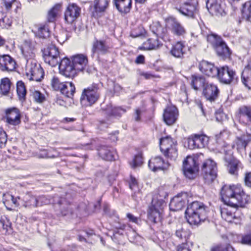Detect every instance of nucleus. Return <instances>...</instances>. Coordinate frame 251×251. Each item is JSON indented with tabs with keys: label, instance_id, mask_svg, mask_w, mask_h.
<instances>
[{
	"label": "nucleus",
	"instance_id": "nucleus-1",
	"mask_svg": "<svg viewBox=\"0 0 251 251\" xmlns=\"http://www.w3.org/2000/svg\"><path fill=\"white\" fill-rule=\"evenodd\" d=\"M222 201L226 205L234 207H243L248 202V196L240 185L225 184L220 192Z\"/></svg>",
	"mask_w": 251,
	"mask_h": 251
},
{
	"label": "nucleus",
	"instance_id": "nucleus-2",
	"mask_svg": "<svg viewBox=\"0 0 251 251\" xmlns=\"http://www.w3.org/2000/svg\"><path fill=\"white\" fill-rule=\"evenodd\" d=\"M208 212L207 206L201 202L195 201L188 205L186 218L190 225L198 226L207 219Z\"/></svg>",
	"mask_w": 251,
	"mask_h": 251
},
{
	"label": "nucleus",
	"instance_id": "nucleus-3",
	"mask_svg": "<svg viewBox=\"0 0 251 251\" xmlns=\"http://www.w3.org/2000/svg\"><path fill=\"white\" fill-rule=\"evenodd\" d=\"M36 198L37 207L52 203L56 208L58 207L62 216H66L73 213L71 204L64 198L60 197L58 195L54 196L52 199L44 195Z\"/></svg>",
	"mask_w": 251,
	"mask_h": 251
},
{
	"label": "nucleus",
	"instance_id": "nucleus-4",
	"mask_svg": "<svg viewBox=\"0 0 251 251\" xmlns=\"http://www.w3.org/2000/svg\"><path fill=\"white\" fill-rule=\"evenodd\" d=\"M207 40L219 57L223 60L230 58L232 51L221 37L211 34L207 35Z\"/></svg>",
	"mask_w": 251,
	"mask_h": 251
},
{
	"label": "nucleus",
	"instance_id": "nucleus-5",
	"mask_svg": "<svg viewBox=\"0 0 251 251\" xmlns=\"http://www.w3.org/2000/svg\"><path fill=\"white\" fill-rule=\"evenodd\" d=\"M100 97L98 85L93 84L83 90L80 98L81 104L84 106H91L98 101Z\"/></svg>",
	"mask_w": 251,
	"mask_h": 251
},
{
	"label": "nucleus",
	"instance_id": "nucleus-6",
	"mask_svg": "<svg viewBox=\"0 0 251 251\" xmlns=\"http://www.w3.org/2000/svg\"><path fill=\"white\" fill-rule=\"evenodd\" d=\"M217 168L216 163L211 159H207L201 167V173L206 183H212L217 177Z\"/></svg>",
	"mask_w": 251,
	"mask_h": 251
},
{
	"label": "nucleus",
	"instance_id": "nucleus-7",
	"mask_svg": "<svg viewBox=\"0 0 251 251\" xmlns=\"http://www.w3.org/2000/svg\"><path fill=\"white\" fill-rule=\"evenodd\" d=\"M42 51L45 62L50 66H56L61 61L58 49L55 45H50Z\"/></svg>",
	"mask_w": 251,
	"mask_h": 251
},
{
	"label": "nucleus",
	"instance_id": "nucleus-8",
	"mask_svg": "<svg viewBox=\"0 0 251 251\" xmlns=\"http://www.w3.org/2000/svg\"><path fill=\"white\" fill-rule=\"evenodd\" d=\"M26 74L27 76H29L30 80H34L37 82L41 81L44 75L43 69L39 64L34 60H28L26 66Z\"/></svg>",
	"mask_w": 251,
	"mask_h": 251
},
{
	"label": "nucleus",
	"instance_id": "nucleus-9",
	"mask_svg": "<svg viewBox=\"0 0 251 251\" xmlns=\"http://www.w3.org/2000/svg\"><path fill=\"white\" fill-rule=\"evenodd\" d=\"M217 77L223 83L228 84L232 82H236L238 79L236 72L227 66L219 68Z\"/></svg>",
	"mask_w": 251,
	"mask_h": 251
},
{
	"label": "nucleus",
	"instance_id": "nucleus-10",
	"mask_svg": "<svg viewBox=\"0 0 251 251\" xmlns=\"http://www.w3.org/2000/svg\"><path fill=\"white\" fill-rule=\"evenodd\" d=\"M176 9L182 15L192 19H195L199 15V9L197 6L190 2L183 1L176 7Z\"/></svg>",
	"mask_w": 251,
	"mask_h": 251
},
{
	"label": "nucleus",
	"instance_id": "nucleus-11",
	"mask_svg": "<svg viewBox=\"0 0 251 251\" xmlns=\"http://www.w3.org/2000/svg\"><path fill=\"white\" fill-rule=\"evenodd\" d=\"M59 70L61 74L67 77L73 78L77 73L72 61L67 58L61 60Z\"/></svg>",
	"mask_w": 251,
	"mask_h": 251
},
{
	"label": "nucleus",
	"instance_id": "nucleus-12",
	"mask_svg": "<svg viewBox=\"0 0 251 251\" xmlns=\"http://www.w3.org/2000/svg\"><path fill=\"white\" fill-rule=\"evenodd\" d=\"M21 115L20 110L15 107L10 108L5 110L4 120L9 125L17 126L21 123Z\"/></svg>",
	"mask_w": 251,
	"mask_h": 251
},
{
	"label": "nucleus",
	"instance_id": "nucleus-13",
	"mask_svg": "<svg viewBox=\"0 0 251 251\" xmlns=\"http://www.w3.org/2000/svg\"><path fill=\"white\" fill-rule=\"evenodd\" d=\"M81 8L76 3H70L67 6L65 13V20L68 24H72L80 16Z\"/></svg>",
	"mask_w": 251,
	"mask_h": 251
},
{
	"label": "nucleus",
	"instance_id": "nucleus-14",
	"mask_svg": "<svg viewBox=\"0 0 251 251\" xmlns=\"http://www.w3.org/2000/svg\"><path fill=\"white\" fill-rule=\"evenodd\" d=\"M163 203L158 201L156 203L152 204L150 206L148 213V219L151 222L154 223H157L161 220V212L162 209V205Z\"/></svg>",
	"mask_w": 251,
	"mask_h": 251
},
{
	"label": "nucleus",
	"instance_id": "nucleus-15",
	"mask_svg": "<svg viewBox=\"0 0 251 251\" xmlns=\"http://www.w3.org/2000/svg\"><path fill=\"white\" fill-rule=\"evenodd\" d=\"M208 138L203 134H195L193 137L188 139V146L190 149L202 148L207 145Z\"/></svg>",
	"mask_w": 251,
	"mask_h": 251
},
{
	"label": "nucleus",
	"instance_id": "nucleus-16",
	"mask_svg": "<svg viewBox=\"0 0 251 251\" xmlns=\"http://www.w3.org/2000/svg\"><path fill=\"white\" fill-rule=\"evenodd\" d=\"M167 25L172 33L177 36H183L186 30L183 26L175 18L170 17L167 20Z\"/></svg>",
	"mask_w": 251,
	"mask_h": 251
},
{
	"label": "nucleus",
	"instance_id": "nucleus-17",
	"mask_svg": "<svg viewBox=\"0 0 251 251\" xmlns=\"http://www.w3.org/2000/svg\"><path fill=\"white\" fill-rule=\"evenodd\" d=\"M110 47L104 40H99L96 39L93 43L92 48V56L94 57L95 54H97V57L99 58L100 55H103L109 52Z\"/></svg>",
	"mask_w": 251,
	"mask_h": 251
},
{
	"label": "nucleus",
	"instance_id": "nucleus-18",
	"mask_svg": "<svg viewBox=\"0 0 251 251\" xmlns=\"http://www.w3.org/2000/svg\"><path fill=\"white\" fill-rule=\"evenodd\" d=\"M202 94L207 100L213 102L217 99L219 90L217 85L208 82L204 87Z\"/></svg>",
	"mask_w": 251,
	"mask_h": 251
},
{
	"label": "nucleus",
	"instance_id": "nucleus-19",
	"mask_svg": "<svg viewBox=\"0 0 251 251\" xmlns=\"http://www.w3.org/2000/svg\"><path fill=\"white\" fill-rule=\"evenodd\" d=\"M199 68L201 72L208 76L216 77L218 74L219 68L205 60H202L200 63Z\"/></svg>",
	"mask_w": 251,
	"mask_h": 251
},
{
	"label": "nucleus",
	"instance_id": "nucleus-20",
	"mask_svg": "<svg viewBox=\"0 0 251 251\" xmlns=\"http://www.w3.org/2000/svg\"><path fill=\"white\" fill-rule=\"evenodd\" d=\"M239 122L245 125L251 123V106L243 105L238 109Z\"/></svg>",
	"mask_w": 251,
	"mask_h": 251
},
{
	"label": "nucleus",
	"instance_id": "nucleus-21",
	"mask_svg": "<svg viewBox=\"0 0 251 251\" xmlns=\"http://www.w3.org/2000/svg\"><path fill=\"white\" fill-rule=\"evenodd\" d=\"M178 115V111L176 106H168L164 110V121L167 125H172L176 122Z\"/></svg>",
	"mask_w": 251,
	"mask_h": 251
},
{
	"label": "nucleus",
	"instance_id": "nucleus-22",
	"mask_svg": "<svg viewBox=\"0 0 251 251\" xmlns=\"http://www.w3.org/2000/svg\"><path fill=\"white\" fill-rule=\"evenodd\" d=\"M15 60L8 54L0 55V69L3 71H12L16 68Z\"/></svg>",
	"mask_w": 251,
	"mask_h": 251
},
{
	"label": "nucleus",
	"instance_id": "nucleus-23",
	"mask_svg": "<svg viewBox=\"0 0 251 251\" xmlns=\"http://www.w3.org/2000/svg\"><path fill=\"white\" fill-rule=\"evenodd\" d=\"M75 69L77 72L83 71L88 64V58L86 55L83 54H77L72 58Z\"/></svg>",
	"mask_w": 251,
	"mask_h": 251
},
{
	"label": "nucleus",
	"instance_id": "nucleus-24",
	"mask_svg": "<svg viewBox=\"0 0 251 251\" xmlns=\"http://www.w3.org/2000/svg\"><path fill=\"white\" fill-rule=\"evenodd\" d=\"M221 0H207L206 7L209 13L216 16H223L225 14L224 9L222 7Z\"/></svg>",
	"mask_w": 251,
	"mask_h": 251
},
{
	"label": "nucleus",
	"instance_id": "nucleus-25",
	"mask_svg": "<svg viewBox=\"0 0 251 251\" xmlns=\"http://www.w3.org/2000/svg\"><path fill=\"white\" fill-rule=\"evenodd\" d=\"M168 162L165 163L163 159L160 156H156L151 158L149 161L148 166L151 170L155 172L157 170L166 169L169 166Z\"/></svg>",
	"mask_w": 251,
	"mask_h": 251
},
{
	"label": "nucleus",
	"instance_id": "nucleus-26",
	"mask_svg": "<svg viewBox=\"0 0 251 251\" xmlns=\"http://www.w3.org/2000/svg\"><path fill=\"white\" fill-rule=\"evenodd\" d=\"M98 153L101 158L107 161H112L116 159V152L111 147L101 146L98 150Z\"/></svg>",
	"mask_w": 251,
	"mask_h": 251
},
{
	"label": "nucleus",
	"instance_id": "nucleus-27",
	"mask_svg": "<svg viewBox=\"0 0 251 251\" xmlns=\"http://www.w3.org/2000/svg\"><path fill=\"white\" fill-rule=\"evenodd\" d=\"M117 10L122 14H127L130 11L132 0H114Z\"/></svg>",
	"mask_w": 251,
	"mask_h": 251
},
{
	"label": "nucleus",
	"instance_id": "nucleus-28",
	"mask_svg": "<svg viewBox=\"0 0 251 251\" xmlns=\"http://www.w3.org/2000/svg\"><path fill=\"white\" fill-rule=\"evenodd\" d=\"M186 47L183 42L178 41L173 46L170 52L176 58H182L186 53Z\"/></svg>",
	"mask_w": 251,
	"mask_h": 251
},
{
	"label": "nucleus",
	"instance_id": "nucleus-29",
	"mask_svg": "<svg viewBox=\"0 0 251 251\" xmlns=\"http://www.w3.org/2000/svg\"><path fill=\"white\" fill-rule=\"evenodd\" d=\"M208 83L204 77L201 75H193L192 76L191 85L193 89L196 90H200L201 88L203 89Z\"/></svg>",
	"mask_w": 251,
	"mask_h": 251
},
{
	"label": "nucleus",
	"instance_id": "nucleus-30",
	"mask_svg": "<svg viewBox=\"0 0 251 251\" xmlns=\"http://www.w3.org/2000/svg\"><path fill=\"white\" fill-rule=\"evenodd\" d=\"M185 204V201L178 195L172 199L169 205L171 210L176 211L181 210Z\"/></svg>",
	"mask_w": 251,
	"mask_h": 251
},
{
	"label": "nucleus",
	"instance_id": "nucleus-31",
	"mask_svg": "<svg viewBox=\"0 0 251 251\" xmlns=\"http://www.w3.org/2000/svg\"><path fill=\"white\" fill-rule=\"evenodd\" d=\"M35 36L39 38L46 39L50 35V31L47 24H40L36 25Z\"/></svg>",
	"mask_w": 251,
	"mask_h": 251
},
{
	"label": "nucleus",
	"instance_id": "nucleus-32",
	"mask_svg": "<svg viewBox=\"0 0 251 251\" xmlns=\"http://www.w3.org/2000/svg\"><path fill=\"white\" fill-rule=\"evenodd\" d=\"M75 88L72 82H65L61 88V93L66 97L72 98L75 93Z\"/></svg>",
	"mask_w": 251,
	"mask_h": 251
},
{
	"label": "nucleus",
	"instance_id": "nucleus-33",
	"mask_svg": "<svg viewBox=\"0 0 251 251\" xmlns=\"http://www.w3.org/2000/svg\"><path fill=\"white\" fill-rule=\"evenodd\" d=\"M61 3H57L49 11L47 16L48 22H54L56 20L57 15L61 10Z\"/></svg>",
	"mask_w": 251,
	"mask_h": 251
},
{
	"label": "nucleus",
	"instance_id": "nucleus-34",
	"mask_svg": "<svg viewBox=\"0 0 251 251\" xmlns=\"http://www.w3.org/2000/svg\"><path fill=\"white\" fill-rule=\"evenodd\" d=\"M242 82L249 89H251V70L245 68L241 75Z\"/></svg>",
	"mask_w": 251,
	"mask_h": 251
},
{
	"label": "nucleus",
	"instance_id": "nucleus-35",
	"mask_svg": "<svg viewBox=\"0 0 251 251\" xmlns=\"http://www.w3.org/2000/svg\"><path fill=\"white\" fill-rule=\"evenodd\" d=\"M191 235V232L187 229L180 228L176 231V236L178 237L182 242H186L189 239Z\"/></svg>",
	"mask_w": 251,
	"mask_h": 251
},
{
	"label": "nucleus",
	"instance_id": "nucleus-36",
	"mask_svg": "<svg viewBox=\"0 0 251 251\" xmlns=\"http://www.w3.org/2000/svg\"><path fill=\"white\" fill-rule=\"evenodd\" d=\"M12 22V18L10 15L0 12V25L2 28H8L11 25Z\"/></svg>",
	"mask_w": 251,
	"mask_h": 251
},
{
	"label": "nucleus",
	"instance_id": "nucleus-37",
	"mask_svg": "<svg viewBox=\"0 0 251 251\" xmlns=\"http://www.w3.org/2000/svg\"><path fill=\"white\" fill-rule=\"evenodd\" d=\"M176 142L173 146L168 147V150H164L162 152L165 156L170 158L172 160H175L177 156V151L176 148Z\"/></svg>",
	"mask_w": 251,
	"mask_h": 251
},
{
	"label": "nucleus",
	"instance_id": "nucleus-38",
	"mask_svg": "<svg viewBox=\"0 0 251 251\" xmlns=\"http://www.w3.org/2000/svg\"><path fill=\"white\" fill-rule=\"evenodd\" d=\"M37 197L27 194L25 197V203L24 205L26 207H37Z\"/></svg>",
	"mask_w": 251,
	"mask_h": 251
},
{
	"label": "nucleus",
	"instance_id": "nucleus-39",
	"mask_svg": "<svg viewBox=\"0 0 251 251\" xmlns=\"http://www.w3.org/2000/svg\"><path fill=\"white\" fill-rule=\"evenodd\" d=\"M108 5V0H95L94 8L96 12H102Z\"/></svg>",
	"mask_w": 251,
	"mask_h": 251
},
{
	"label": "nucleus",
	"instance_id": "nucleus-40",
	"mask_svg": "<svg viewBox=\"0 0 251 251\" xmlns=\"http://www.w3.org/2000/svg\"><path fill=\"white\" fill-rule=\"evenodd\" d=\"M176 142L173 141L172 138L168 136L162 138L160 140V149L161 151L163 152L164 150H168V147L173 146V144Z\"/></svg>",
	"mask_w": 251,
	"mask_h": 251
},
{
	"label": "nucleus",
	"instance_id": "nucleus-41",
	"mask_svg": "<svg viewBox=\"0 0 251 251\" xmlns=\"http://www.w3.org/2000/svg\"><path fill=\"white\" fill-rule=\"evenodd\" d=\"M160 43L158 39H149L143 44V48L145 50H153L158 48Z\"/></svg>",
	"mask_w": 251,
	"mask_h": 251
},
{
	"label": "nucleus",
	"instance_id": "nucleus-42",
	"mask_svg": "<svg viewBox=\"0 0 251 251\" xmlns=\"http://www.w3.org/2000/svg\"><path fill=\"white\" fill-rule=\"evenodd\" d=\"M157 237L160 242L169 246V243L172 241V234L168 231H161L157 234Z\"/></svg>",
	"mask_w": 251,
	"mask_h": 251
},
{
	"label": "nucleus",
	"instance_id": "nucleus-43",
	"mask_svg": "<svg viewBox=\"0 0 251 251\" xmlns=\"http://www.w3.org/2000/svg\"><path fill=\"white\" fill-rule=\"evenodd\" d=\"M242 12L243 18L251 22V2L247 1L243 5Z\"/></svg>",
	"mask_w": 251,
	"mask_h": 251
},
{
	"label": "nucleus",
	"instance_id": "nucleus-44",
	"mask_svg": "<svg viewBox=\"0 0 251 251\" xmlns=\"http://www.w3.org/2000/svg\"><path fill=\"white\" fill-rule=\"evenodd\" d=\"M150 30L157 37H161L164 32V29L159 22L153 23L150 25Z\"/></svg>",
	"mask_w": 251,
	"mask_h": 251
},
{
	"label": "nucleus",
	"instance_id": "nucleus-45",
	"mask_svg": "<svg viewBox=\"0 0 251 251\" xmlns=\"http://www.w3.org/2000/svg\"><path fill=\"white\" fill-rule=\"evenodd\" d=\"M17 92L20 100L25 99L26 90L25 84L22 81H19L17 83Z\"/></svg>",
	"mask_w": 251,
	"mask_h": 251
},
{
	"label": "nucleus",
	"instance_id": "nucleus-46",
	"mask_svg": "<svg viewBox=\"0 0 251 251\" xmlns=\"http://www.w3.org/2000/svg\"><path fill=\"white\" fill-rule=\"evenodd\" d=\"M211 251H236L229 244H218L212 247Z\"/></svg>",
	"mask_w": 251,
	"mask_h": 251
},
{
	"label": "nucleus",
	"instance_id": "nucleus-47",
	"mask_svg": "<svg viewBox=\"0 0 251 251\" xmlns=\"http://www.w3.org/2000/svg\"><path fill=\"white\" fill-rule=\"evenodd\" d=\"M69 37L68 32L62 29L57 33L55 38L60 44H62L68 39Z\"/></svg>",
	"mask_w": 251,
	"mask_h": 251
},
{
	"label": "nucleus",
	"instance_id": "nucleus-48",
	"mask_svg": "<svg viewBox=\"0 0 251 251\" xmlns=\"http://www.w3.org/2000/svg\"><path fill=\"white\" fill-rule=\"evenodd\" d=\"M30 92L31 95L36 102L42 103L46 100L45 95L41 93L40 91L37 90L32 91L30 90Z\"/></svg>",
	"mask_w": 251,
	"mask_h": 251
},
{
	"label": "nucleus",
	"instance_id": "nucleus-49",
	"mask_svg": "<svg viewBox=\"0 0 251 251\" xmlns=\"http://www.w3.org/2000/svg\"><path fill=\"white\" fill-rule=\"evenodd\" d=\"M183 174L184 176L189 179H193L196 176L197 172L199 170V168H189L185 167V168H182Z\"/></svg>",
	"mask_w": 251,
	"mask_h": 251
},
{
	"label": "nucleus",
	"instance_id": "nucleus-50",
	"mask_svg": "<svg viewBox=\"0 0 251 251\" xmlns=\"http://www.w3.org/2000/svg\"><path fill=\"white\" fill-rule=\"evenodd\" d=\"M0 89L2 93L4 95H6L9 92L10 89V81L8 78L1 79Z\"/></svg>",
	"mask_w": 251,
	"mask_h": 251
},
{
	"label": "nucleus",
	"instance_id": "nucleus-51",
	"mask_svg": "<svg viewBox=\"0 0 251 251\" xmlns=\"http://www.w3.org/2000/svg\"><path fill=\"white\" fill-rule=\"evenodd\" d=\"M239 161L233 159L231 160L228 164V171L229 173L233 175H237L238 171V165Z\"/></svg>",
	"mask_w": 251,
	"mask_h": 251
},
{
	"label": "nucleus",
	"instance_id": "nucleus-52",
	"mask_svg": "<svg viewBox=\"0 0 251 251\" xmlns=\"http://www.w3.org/2000/svg\"><path fill=\"white\" fill-rule=\"evenodd\" d=\"M187 167L189 168H199L196 160L192 157L188 156L183 162V168Z\"/></svg>",
	"mask_w": 251,
	"mask_h": 251
},
{
	"label": "nucleus",
	"instance_id": "nucleus-53",
	"mask_svg": "<svg viewBox=\"0 0 251 251\" xmlns=\"http://www.w3.org/2000/svg\"><path fill=\"white\" fill-rule=\"evenodd\" d=\"M221 214L222 218L228 222H231L234 217L233 214L227 208L222 209Z\"/></svg>",
	"mask_w": 251,
	"mask_h": 251
},
{
	"label": "nucleus",
	"instance_id": "nucleus-54",
	"mask_svg": "<svg viewBox=\"0 0 251 251\" xmlns=\"http://www.w3.org/2000/svg\"><path fill=\"white\" fill-rule=\"evenodd\" d=\"M143 163V158L141 154L136 155L132 161L130 162V165L132 168L135 169L140 167Z\"/></svg>",
	"mask_w": 251,
	"mask_h": 251
},
{
	"label": "nucleus",
	"instance_id": "nucleus-55",
	"mask_svg": "<svg viewBox=\"0 0 251 251\" xmlns=\"http://www.w3.org/2000/svg\"><path fill=\"white\" fill-rule=\"evenodd\" d=\"M65 82H61L59 78L56 76H53L51 80V85L52 88L55 90H59L60 91L61 87H63Z\"/></svg>",
	"mask_w": 251,
	"mask_h": 251
},
{
	"label": "nucleus",
	"instance_id": "nucleus-56",
	"mask_svg": "<svg viewBox=\"0 0 251 251\" xmlns=\"http://www.w3.org/2000/svg\"><path fill=\"white\" fill-rule=\"evenodd\" d=\"M115 227L116 230L114 232V236H115L117 234L120 235L123 234V231L126 230L128 228H130L129 226H127L124 224L118 223L117 225L115 226Z\"/></svg>",
	"mask_w": 251,
	"mask_h": 251
},
{
	"label": "nucleus",
	"instance_id": "nucleus-57",
	"mask_svg": "<svg viewBox=\"0 0 251 251\" xmlns=\"http://www.w3.org/2000/svg\"><path fill=\"white\" fill-rule=\"evenodd\" d=\"M11 223L9 220L5 216H2L0 219V226H1L3 229L8 231L9 229L11 228Z\"/></svg>",
	"mask_w": 251,
	"mask_h": 251
},
{
	"label": "nucleus",
	"instance_id": "nucleus-58",
	"mask_svg": "<svg viewBox=\"0 0 251 251\" xmlns=\"http://www.w3.org/2000/svg\"><path fill=\"white\" fill-rule=\"evenodd\" d=\"M248 141L245 139L244 137H238L236 139V144L237 146V149L238 150L244 149L245 150Z\"/></svg>",
	"mask_w": 251,
	"mask_h": 251
},
{
	"label": "nucleus",
	"instance_id": "nucleus-59",
	"mask_svg": "<svg viewBox=\"0 0 251 251\" xmlns=\"http://www.w3.org/2000/svg\"><path fill=\"white\" fill-rule=\"evenodd\" d=\"M126 112V110L125 108L121 107H115L111 110L110 115L115 117H120Z\"/></svg>",
	"mask_w": 251,
	"mask_h": 251
},
{
	"label": "nucleus",
	"instance_id": "nucleus-60",
	"mask_svg": "<svg viewBox=\"0 0 251 251\" xmlns=\"http://www.w3.org/2000/svg\"><path fill=\"white\" fill-rule=\"evenodd\" d=\"M129 185L130 189L135 192L139 191L138 183L136 179L132 176H130L129 181Z\"/></svg>",
	"mask_w": 251,
	"mask_h": 251
},
{
	"label": "nucleus",
	"instance_id": "nucleus-61",
	"mask_svg": "<svg viewBox=\"0 0 251 251\" xmlns=\"http://www.w3.org/2000/svg\"><path fill=\"white\" fill-rule=\"evenodd\" d=\"M144 111L145 110L144 108H141L140 107L137 108L135 110V112L133 114V118L135 121L137 122L141 121V116L142 113L144 112Z\"/></svg>",
	"mask_w": 251,
	"mask_h": 251
},
{
	"label": "nucleus",
	"instance_id": "nucleus-62",
	"mask_svg": "<svg viewBox=\"0 0 251 251\" xmlns=\"http://www.w3.org/2000/svg\"><path fill=\"white\" fill-rule=\"evenodd\" d=\"M7 141L6 133L4 131H0V148H2L5 146Z\"/></svg>",
	"mask_w": 251,
	"mask_h": 251
},
{
	"label": "nucleus",
	"instance_id": "nucleus-63",
	"mask_svg": "<svg viewBox=\"0 0 251 251\" xmlns=\"http://www.w3.org/2000/svg\"><path fill=\"white\" fill-rule=\"evenodd\" d=\"M126 217L128 218L129 222L134 223L137 225L140 224V223L141 222L139 218L134 216L130 213L126 214Z\"/></svg>",
	"mask_w": 251,
	"mask_h": 251
},
{
	"label": "nucleus",
	"instance_id": "nucleus-64",
	"mask_svg": "<svg viewBox=\"0 0 251 251\" xmlns=\"http://www.w3.org/2000/svg\"><path fill=\"white\" fill-rule=\"evenodd\" d=\"M241 243L243 244L251 246V231L249 233L242 236Z\"/></svg>",
	"mask_w": 251,
	"mask_h": 251
}]
</instances>
